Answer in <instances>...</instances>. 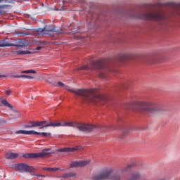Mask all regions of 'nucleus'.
<instances>
[{
	"instance_id": "nucleus-32",
	"label": "nucleus",
	"mask_w": 180,
	"mask_h": 180,
	"mask_svg": "<svg viewBox=\"0 0 180 180\" xmlns=\"http://www.w3.org/2000/svg\"><path fill=\"white\" fill-rule=\"evenodd\" d=\"M27 30H34V29H27Z\"/></svg>"
},
{
	"instance_id": "nucleus-22",
	"label": "nucleus",
	"mask_w": 180,
	"mask_h": 180,
	"mask_svg": "<svg viewBox=\"0 0 180 180\" xmlns=\"http://www.w3.org/2000/svg\"><path fill=\"white\" fill-rule=\"evenodd\" d=\"M98 77L99 78H106V74H105V72L100 71L98 72Z\"/></svg>"
},
{
	"instance_id": "nucleus-34",
	"label": "nucleus",
	"mask_w": 180,
	"mask_h": 180,
	"mask_svg": "<svg viewBox=\"0 0 180 180\" xmlns=\"http://www.w3.org/2000/svg\"><path fill=\"white\" fill-rule=\"evenodd\" d=\"M1 8H2V6H0V9H1ZM0 13H1V11H0Z\"/></svg>"
},
{
	"instance_id": "nucleus-14",
	"label": "nucleus",
	"mask_w": 180,
	"mask_h": 180,
	"mask_svg": "<svg viewBox=\"0 0 180 180\" xmlns=\"http://www.w3.org/2000/svg\"><path fill=\"white\" fill-rule=\"evenodd\" d=\"M78 150V147H75V148H63L58 149V151L59 153H71L72 151H77Z\"/></svg>"
},
{
	"instance_id": "nucleus-16",
	"label": "nucleus",
	"mask_w": 180,
	"mask_h": 180,
	"mask_svg": "<svg viewBox=\"0 0 180 180\" xmlns=\"http://www.w3.org/2000/svg\"><path fill=\"white\" fill-rule=\"evenodd\" d=\"M74 176H77V174L75 172H69L60 176V178H71Z\"/></svg>"
},
{
	"instance_id": "nucleus-20",
	"label": "nucleus",
	"mask_w": 180,
	"mask_h": 180,
	"mask_svg": "<svg viewBox=\"0 0 180 180\" xmlns=\"http://www.w3.org/2000/svg\"><path fill=\"white\" fill-rule=\"evenodd\" d=\"M37 72H36V70H24L21 72L22 74H37Z\"/></svg>"
},
{
	"instance_id": "nucleus-23",
	"label": "nucleus",
	"mask_w": 180,
	"mask_h": 180,
	"mask_svg": "<svg viewBox=\"0 0 180 180\" xmlns=\"http://www.w3.org/2000/svg\"><path fill=\"white\" fill-rule=\"evenodd\" d=\"M123 137H127L129 136V131L128 130H124L122 133Z\"/></svg>"
},
{
	"instance_id": "nucleus-18",
	"label": "nucleus",
	"mask_w": 180,
	"mask_h": 180,
	"mask_svg": "<svg viewBox=\"0 0 180 180\" xmlns=\"http://www.w3.org/2000/svg\"><path fill=\"white\" fill-rule=\"evenodd\" d=\"M1 103L4 105V106H7L8 108H11V109H13V105L9 103L6 100H3Z\"/></svg>"
},
{
	"instance_id": "nucleus-17",
	"label": "nucleus",
	"mask_w": 180,
	"mask_h": 180,
	"mask_svg": "<svg viewBox=\"0 0 180 180\" xmlns=\"http://www.w3.org/2000/svg\"><path fill=\"white\" fill-rule=\"evenodd\" d=\"M13 78H27L28 79H33L34 77L30 75H15Z\"/></svg>"
},
{
	"instance_id": "nucleus-24",
	"label": "nucleus",
	"mask_w": 180,
	"mask_h": 180,
	"mask_svg": "<svg viewBox=\"0 0 180 180\" xmlns=\"http://www.w3.org/2000/svg\"><path fill=\"white\" fill-rule=\"evenodd\" d=\"M20 116H21L20 112H19V111L15 112V117L16 119H19V117H20Z\"/></svg>"
},
{
	"instance_id": "nucleus-26",
	"label": "nucleus",
	"mask_w": 180,
	"mask_h": 180,
	"mask_svg": "<svg viewBox=\"0 0 180 180\" xmlns=\"http://www.w3.org/2000/svg\"><path fill=\"white\" fill-rule=\"evenodd\" d=\"M22 34H23V36H32L33 34V33H32V32H25Z\"/></svg>"
},
{
	"instance_id": "nucleus-27",
	"label": "nucleus",
	"mask_w": 180,
	"mask_h": 180,
	"mask_svg": "<svg viewBox=\"0 0 180 180\" xmlns=\"http://www.w3.org/2000/svg\"><path fill=\"white\" fill-rule=\"evenodd\" d=\"M130 168H131L130 165H128L127 167L122 170L121 172H124L127 171V169H130Z\"/></svg>"
},
{
	"instance_id": "nucleus-5",
	"label": "nucleus",
	"mask_w": 180,
	"mask_h": 180,
	"mask_svg": "<svg viewBox=\"0 0 180 180\" xmlns=\"http://www.w3.org/2000/svg\"><path fill=\"white\" fill-rule=\"evenodd\" d=\"M139 111L141 113H155V112H161L162 108L161 105L148 101L138 102Z\"/></svg>"
},
{
	"instance_id": "nucleus-31",
	"label": "nucleus",
	"mask_w": 180,
	"mask_h": 180,
	"mask_svg": "<svg viewBox=\"0 0 180 180\" xmlns=\"http://www.w3.org/2000/svg\"><path fill=\"white\" fill-rule=\"evenodd\" d=\"M41 49V46H37V48H35V50H40Z\"/></svg>"
},
{
	"instance_id": "nucleus-6",
	"label": "nucleus",
	"mask_w": 180,
	"mask_h": 180,
	"mask_svg": "<svg viewBox=\"0 0 180 180\" xmlns=\"http://www.w3.org/2000/svg\"><path fill=\"white\" fill-rule=\"evenodd\" d=\"M102 179H111V180H120V175L118 174H112L110 170L102 172L99 174H95L93 176V180H102Z\"/></svg>"
},
{
	"instance_id": "nucleus-2",
	"label": "nucleus",
	"mask_w": 180,
	"mask_h": 180,
	"mask_svg": "<svg viewBox=\"0 0 180 180\" xmlns=\"http://www.w3.org/2000/svg\"><path fill=\"white\" fill-rule=\"evenodd\" d=\"M31 124L24 125L25 129H32V127H39V129H44L46 127H75L79 131H85L89 133L96 129H100L101 131H105L106 129L105 126L103 125H91L86 124H78L77 122H65L63 124L60 122H53L47 120L44 121H30Z\"/></svg>"
},
{
	"instance_id": "nucleus-4",
	"label": "nucleus",
	"mask_w": 180,
	"mask_h": 180,
	"mask_svg": "<svg viewBox=\"0 0 180 180\" xmlns=\"http://www.w3.org/2000/svg\"><path fill=\"white\" fill-rule=\"evenodd\" d=\"M81 70H86L87 71H94V70H110V66L109 62L103 59L91 62L89 65H83L77 69V71H81Z\"/></svg>"
},
{
	"instance_id": "nucleus-29",
	"label": "nucleus",
	"mask_w": 180,
	"mask_h": 180,
	"mask_svg": "<svg viewBox=\"0 0 180 180\" xmlns=\"http://www.w3.org/2000/svg\"><path fill=\"white\" fill-rule=\"evenodd\" d=\"M11 90H6V95L9 96V95H11Z\"/></svg>"
},
{
	"instance_id": "nucleus-21",
	"label": "nucleus",
	"mask_w": 180,
	"mask_h": 180,
	"mask_svg": "<svg viewBox=\"0 0 180 180\" xmlns=\"http://www.w3.org/2000/svg\"><path fill=\"white\" fill-rule=\"evenodd\" d=\"M18 54H32V52L29 51H17Z\"/></svg>"
},
{
	"instance_id": "nucleus-33",
	"label": "nucleus",
	"mask_w": 180,
	"mask_h": 180,
	"mask_svg": "<svg viewBox=\"0 0 180 180\" xmlns=\"http://www.w3.org/2000/svg\"><path fill=\"white\" fill-rule=\"evenodd\" d=\"M2 77H6L5 75H0V78H2Z\"/></svg>"
},
{
	"instance_id": "nucleus-13",
	"label": "nucleus",
	"mask_w": 180,
	"mask_h": 180,
	"mask_svg": "<svg viewBox=\"0 0 180 180\" xmlns=\"http://www.w3.org/2000/svg\"><path fill=\"white\" fill-rule=\"evenodd\" d=\"M13 46L16 47H25V44L15 45L9 42V39H8L0 40V47H11Z\"/></svg>"
},
{
	"instance_id": "nucleus-11",
	"label": "nucleus",
	"mask_w": 180,
	"mask_h": 180,
	"mask_svg": "<svg viewBox=\"0 0 180 180\" xmlns=\"http://www.w3.org/2000/svg\"><path fill=\"white\" fill-rule=\"evenodd\" d=\"M134 56L132 53H120L115 57L116 61H125V60H130L133 58Z\"/></svg>"
},
{
	"instance_id": "nucleus-3",
	"label": "nucleus",
	"mask_w": 180,
	"mask_h": 180,
	"mask_svg": "<svg viewBox=\"0 0 180 180\" xmlns=\"http://www.w3.org/2000/svg\"><path fill=\"white\" fill-rule=\"evenodd\" d=\"M98 89H70V91L75 95L82 96V103H96L98 102H106L108 96L98 94Z\"/></svg>"
},
{
	"instance_id": "nucleus-15",
	"label": "nucleus",
	"mask_w": 180,
	"mask_h": 180,
	"mask_svg": "<svg viewBox=\"0 0 180 180\" xmlns=\"http://www.w3.org/2000/svg\"><path fill=\"white\" fill-rule=\"evenodd\" d=\"M19 157L18 153H7L6 154V160H15Z\"/></svg>"
},
{
	"instance_id": "nucleus-9",
	"label": "nucleus",
	"mask_w": 180,
	"mask_h": 180,
	"mask_svg": "<svg viewBox=\"0 0 180 180\" xmlns=\"http://www.w3.org/2000/svg\"><path fill=\"white\" fill-rule=\"evenodd\" d=\"M15 134L37 135V136H43L44 137H50V136H51V133L37 132L34 130H32V131L18 130L15 132Z\"/></svg>"
},
{
	"instance_id": "nucleus-8",
	"label": "nucleus",
	"mask_w": 180,
	"mask_h": 180,
	"mask_svg": "<svg viewBox=\"0 0 180 180\" xmlns=\"http://www.w3.org/2000/svg\"><path fill=\"white\" fill-rule=\"evenodd\" d=\"M50 148L44 149L41 152L36 153H27L23 155L24 158H43V157H47L50 155Z\"/></svg>"
},
{
	"instance_id": "nucleus-25",
	"label": "nucleus",
	"mask_w": 180,
	"mask_h": 180,
	"mask_svg": "<svg viewBox=\"0 0 180 180\" xmlns=\"http://www.w3.org/2000/svg\"><path fill=\"white\" fill-rule=\"evenodd\" d=\"M37 179H41V178H46L45 175L37 174Z\"/></svg>"
},
{
	"instance_id": "nucleus-1",
	"label": "nucleus",
	"mask_w": 180,
	"mask_h": 180,
	"mask_svg": "<svg viewBox=\"0 0 180 180\" xmlns=\"http://www.w3.org/2000/svg\"><path fill=\"white\" fill-rule=\"evenodd\" d=\"M130 16L136 19H143V20H155L159 22L162 26H168V23L174 22L176 18H180V3L174 4L173 9L168 13L161 11L141 13L133 11Z\"/></svg>"
},
{
	"instance_id": "nucleus-7",
	"label": "nucleus",
	"mask_w": 180,
	"mask_h": 180,
	"mask_svg": "<svg viewBox=\"0 0 180 180\" xmlns=\"http://www.w3.org/2000/svg\"><path fill=\"white\" fill-rule=\"evenodd\" d=\"M11 168L15 170L20 171V172H33L34 167L29 166L25 163H18L11 165Z\"/></svg>"
},
{
	"instance_id": "nucleus-28",
	"label": "nucleus",
	"mask_w": 180,
	"mask_h": 180,
	"mask_svg": "<svg viewBox=\"0 0 180 180\" xmlns=\"http://www.w3.org/2000/svg\"><path fill=\"white\" fill-rule=\"evenodd\" d=\"M58 86H60V87H63L64 86V83L61 82H59L58 83Z\"/></svg>"
},
{
	"instance_id": "nucleus-12",
	"label": "nucleus",
	"mask_w": 180,
	"mask_h": 180,
	"mask_svg": "<svg viewBox=\"0 0 180 180\" xmlns=\"http://www.w3.org/2000/svg\"><path fill=\"white\" fill-rule=\"evenodd\" d=\"M91 161L89 160H81L72 162L70 164V168H78V167H86L89 165Z\"/></svg>"
},
{
	"instance_id": "nucleus-19",
	"label": "nucleus",
	"mask_w": 180,
	"mask_h": 180,
	"mask_svg": "<svg viewBox=\"0 0 180 180\" xmlns=\"http://www.w3.org/2000/svg\"><path fill=\"white\" fill-rule=\"evenodd\" d=\"M45 171H51V172H55V171H60L59 168L57 167H44Z\"/></svg>"
},
{
	"instance_id": "nucleus-30",
	"label": "nucleus",
	"mask_w": 180,
	"mask_h": 180,
	"mask_svg": "<svg viewBox=\"0 0 180 180\" xmlns=\"http://www.w3.org/2000/svg\"><path fill=\"white\" fill-rule=\"evenodd\" d=\"M29 173L30 174V175L37 176V174L32 173V172H29Z\"/></svg>"
},
{
	"instance_id": "nucleus-10",
	"label": "nucleus",
	"mask_w": 180,
	"mask_h": 180,
	"mask_svg": "<svg viewBox=\"0 0 180 180\" xmlns=\"http://www.w3.org/2000/svg\"><path fill=\"white\" fill-rule=\"evenodd\" d=\"M37 33H43V32H55L58 34H64V31L61 28H57L56 26H53V28H38L35 30Z\"/></svg>"
}]
</instances>
